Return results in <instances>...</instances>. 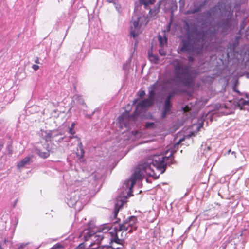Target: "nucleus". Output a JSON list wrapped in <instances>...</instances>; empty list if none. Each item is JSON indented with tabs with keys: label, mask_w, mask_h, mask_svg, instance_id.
Wrapping results in <instances>:
<instances>
[{
	"label": "nucleus",
	"mask_w": 249,
	"mask_h": 249,
	"mask_svg": "<svg viewBox=\"0 0 249 249\" xmlns=\"http://www.w3.org/2000/svg\"><path fill=\"white\" fill-rule=\"evenodd\" d=\"M182 141V139H180L177 142L173 149L170 150L169 148L163 153L151 156L138 165L130 178L125 180L120 189L119 196L115 205V216H117L120 209L126 202L127 198L132 196V189L137 180L146 176L157 178L160 174L165 172L167 165L172 163V155Z\"/></svg>",
	"instance_id": "f257e3e1"
},
{
	"label": "nucleus",
	"mask_w": 249,
	"mask_h": 249,
	"mask_svg": "<svg viewBox=\"0 0 249 249\" xmlns=\"http://www.w3.org/2000/svg\"><path fill=\"white\" fill-rule=\"evenodd\" d=\"M110 230L111 227L109 225H104L98 228L93 224L90 223L88 228L84 230L79 234L78 237L85 241L90 239L91 241L89 245L90 249H123V240L118 238L115 240V242L119 244L120 247L115 248L111 246H105L103 244V242H109L111 240L109 237L111 232H109Z\"/></svg>",
	"instance_id": "f03ea898"
},
{
	"label": "nucleus",
	"mask_w": 249,
	"mask_h": 249,
	"mask_svg": "<svg viewBox=\"0 0 249 249\" xmlns=\"http://www.w3.org/2000/svg\"><path fill=\"white\" fill-rule=\"evenodd\" d=\"M215 32L210 33L209 31L206 32L198 31L196 27L191 30L188 29L187 31V38L182 40L181 50L193 55L200 54L205 47L207 40H211L209 38L215 36Z\"/></svg>",
	"instance_id": "7ed1b4c3"
},
{
	"label": "nucleus",
	"mask_w": 249,
	"mask_h": 249,
	"mask_svg": "<svg viewBox=\"0 0 249 249\" xmlns=\"http://www.w3.org/2000/svg\"><path fill=\"white\" fill-rule=\"evenodd\" d=\"M87 182L85 180L82 183L78 182L76 184L71 185L66 196L67 204L77 211L82 210L89 199V189L85 186Z\"/></svg>",
	"instance_id": "20e7f679"
},
{
	"label": "nucleus",
	"mask_w": 249,
	"mask_h": 249,
	"mask_svg": "<svg viewBox=\"0 0 249 249\" xmlns=\"http://www.w3.org/2000/svg\"><path fill=\"white\" fill-rule=\"evenodd\" d=\"M171 64L174 67V80L185 86H191L198 74L197 71L191 70L189 66H183L180 59H174Z\"/></svg>",
	"instance_id": "39448f33"
},
{
	"label": "nucleus",
	"mask_w": 249,
	"mask_h": 249,
	"mask_svg": "<svg viewBox=\"0 0 249 249\" xmlns=\"http://www.w3.org/2000/svg\"><path fill=\"white\" fill-rule=\"evenodd\" d=\"M170 83V80L159 79L153 85L148 88L149 97L138 103L136 107L135 114L140 115L144 112L146 109L151 107L154 103L155 92L160 89L165 91L168 89V85Z\"/></svg>",
	"instance_id": "423d86ee"
},
{
	"label": "nucleus",
	"mask_w": 249,
	"mask_h": 249,
	"mask_svg": "<svg viewBox=\"0 0 249 249\" xmlns=\"http://www.w3.org/2000/svg\"><path fill=\"white\" fill-rule=\"evenodd\" d=\"M148 22L147 17L143 15H134L130 22V34L133 38L141 34Z\"/></svg>",
	"instance_id": "0eeeda50"
},
{
	"label": "nucleus",
	"mask_w": 249,
	"mask_h": 249,
	"mask_svg": "<svg viewBox=\"0 0 249 249\" xmlns=\"http://www.w3.org/2000/svg\"><path fill=\"white\" fill-rule=\"evenodd\" d=\"M137 228V218L134 216H131L120 224L119 229L116 232L117 238L119 234L122 236V234L124 232L127 231L128 233H132Z\"/></svg>",
	"instance_id": "6e6552de"
},
{
	"label": "nucleus",
	"mask_w": 249,
	"mask_h": 249,
	"mask_svg": "<svg viewBox=\"0 0 249 249\" xmlns=\"http://www.w3.org/2000/svg\"><path fill=\"white\" fill-rule=\"evenodd\" d=\"M75 125V124L74 123H72L71 125V126L69 127V133L71 134V135H73L75 133V131L74 130V127ZM69 142H73L77 145V149L76 151V154L78 157L79 159H82L84 158L85 152L83 147L82 143L81 142V140L79 138H78L77 136H70L69 138Z\"/></svg>",
	"instance_id": "1a4fd4ad"
},
{
	"label": "nucleus",
	"mask_w": 249,
	"mask_h": 249,
	"mask_svg": "<svg viewBox=\"0 0 249 249\" xmlns=\"http://www.w3.org/2000/svg\"><path fill=\"white\" fill-rule=\"evenodd\" d=\"M40 136L45 140V142H52V141H58L59 142H61L66 138L64 137H61L58 139L56 138L59 136H61V134L57 130H41L40 133Z\"/></svg>",
	"instance_id": "9d476101"
},
{
	"label": "nucleus",
	"mask_w": 249,
	"mask_h": 249,
	"mask_svg": "<svg viewBox=\"0 0 249 249\" xmlns=\"http://www.w3.org/2000/svg\"><path fill=\"white\" fill-rule=\"evenodd\" d=\"M174 92H170L168 94L165 100L163 110L161 115L162 118H165L168 114H169L171 112L172 105L171 103V99L174 97Z\"/></svg>",
	"instance_id": "9b49d317"
},
{
	"label": "nucleus",
	"mask_w": 249,
	"mask_h": 249,
	"mask_svg": "<svg viewBox=\"0 0 249 249\" xmlns=\"http://www.w3.org/2000/svg\"><path fill=\"white\" fill-rule=\"evenodd\" d=\"M237 105L240 109H248L249 108V100H245L243 98L238 99L237 101Z\"/></svg>",
	"instance_id": "f8f14e48"
},
{
	"label": "nucleus",
	"mask_w": 249,
	"mask_h": 249,
	"mask_svg": "<svg viewBox=\"0 0 249 249\" xmlns=\"http://www.w3.org/2000/svg\"><path fill=\"white\" fill-rule=\"evenodd\" d=\"M31 158L32 157L30 156H27L21 161H20V162L17 165L18 168L20 169L26 165H29L31 163Z\"/></svg>",
	"instance_id": "ddd939ff"
},
{
	"label": "nucleus",
	"mask_w": 249,
	"mask_h": 249,
	"mask_svg": "<svg viewBox=\"0 0 249 249\" xmlns=\"http://www.w3.org/2000/svg\"><path fill=\"white\" fill-rule=\"evenodd\" d=\"M149 60L154 64H157L159 61V57L156 55H153L150 52L148 53Z\"/></svg>",
	"instance_id": "4468645a"
},
{
	"label": "nucleus",
	"mask_w": 249,
	"mask_h": 249,
	"mask_svg": "<svg viewBox=\"0 0 249 249\" xmlns=\"http://www.w3.org/2000/svg\"><path fill=\"white\" fill-rule=\"evenodd\" d=\"M126 114L121 115L118 117V121L119 122V124L121 127L123 126V125H124V126L127 128L128 127L127 124L125 123V118L126 117Z\"/></svg>",
	"instance_id": "2eb2a0df"
},
{
	"label": "nucleus",
	"mask_w": 249,
	"mask_h": 249,
	"mask_svg": "<svg viewBox=\"0 0 249 249\" xmlns=\"http://www.w3.org/2000/svg\"><path fill=\"white\" fill-rule=\"evenodd\" d=\"M158 40L160 46L161 47H163V46H165L167 44V39L164 36L163 37L161 35H159Z\"/></svg>",
	"instance_id": "dca6fc26"
},
{
	"label": "nucleus",
	"mask_w": 249,
	"mask_h": 249,
	"mask_svg": "<svg viewBox=\"0 0 249 249\" xmlns=\"http://www.w3.org/2000/svg\"><path fill=\"white\" fill-rule=\"evenodd\" d=\"M47 148L48 149L45 151H42L41 150H38L37 152V154L41 158H47L50 155V154H49L50 150L49 149V147H47Z\"/></svg>",
	"instance_id": "f3484780"
},
{
	"label": "nucleus",
	"mask_w": 249,
	"mask_h": 249,
	"mask_svg": "<svg viewBox=\"0 0 249 249\" xmlns=\"http://www.w3.org/2000/svg\"><path fill=\"white\" fill-rule=\"evenodd\" d=\"M100 178V176L96 173H92L89 177L90 179H93L94 180L93 182L92 183L93 185H96V182Z\"/></svg>",
	"instance_id": "a211bd4d"
},
{
	"label": "nucleus",
	"mask_w": 249,
	"mask_h": 249,
	"mask_svg": "<svg viewBox=\"0 0 249 249\" xmlns=\"http://www.w3.org/2000/svg\"><path fill=\"white\" fill-rule=\"evenodd\" d=\"M141 4H143L146 7L149 4H152L154 3L155 0H139Z\"/></svg>",
	"instance_id": "6ab92c4d"
},
{
	"label": "nucleus",
	"mask_w": 249,
	"mask_h": 249,
	"mask_svg": "<svg viewBox=\"0 0 249 249\" xmlns=\"http://www.w3.org/2000/svg\"><path fill=\"white\" fill-rule=\"evenodd\" d=\"M157 125L154 122H147L145 127L147 129H153L156 127Z\"/></svg>",
	"instance_id": "aec40b11"
},
{
	"label": "nucleus",
	"mask_w": 249,
	"mask_h": 249,
	"mask_svg": "<svg viewBox=\"0 0 249 249\" xmlns=\"http://www.w3.org/2000/svg\"><path fill=\"white\" fill-rule=\"evenodd\" d=\"M77 102L80 105H84V102L81 96H77L76 98Z\"/></svg>",
	"instance_id": "412c9836"
},
{
	"label": "nucleus",
	"mask_w": 249,
	"mask_h": 249,
	"mask_svg": "<svg viewBox=\"0 0 249 249\" xmlns=\"http://www.w3.org/2000/svg\"><path fill=\"white\" fill-rule=\"evenodd\" d=\"M63 247V246L60 243H57L50 249H59L62 248Z\"/></svg>",
	"instance_id": "4be33fe9"
},
{
	"label": "nucleus",
	"mask_w": 249,
	"mask_h": 249,
	"mask_svg": "<svg viewBox=\"0 0 249 249\" xmlns=\"http://www.w3.org/2000/svg\"><path fill=\"white\" fill-rule=\"evenodd\" d=\"M200 10L201 8L199 7L193 10H190V11L188 12L187 13H195L199 12V11H200Z\"/></svg>",
	"instance_id": "5701e85b"
},
{
	"label": "nucleus",
	"mask_w": 249,
	"mask_h": 249,
	"mask_svg": "<svg viewBox=\"0 0 249 249\" xmlns=\"http://www.w3.org/2000/svg\"><path fill=\"white\" fill-rule=\"evenodd\" d=\"M73 249H85V245L84 243H81Z\"/></svg>",
	"instance_id": "b1692460"
},
{
	"label": "nucleus",
	"mask_w": 249,
	"mask_h": 249,
	"mask_svg": "<svg viewBox=\"0 0 249 249\" xmlns=\"http://www.w3.org/2000/svg\"><path fill=\"white\" fill-rule=\"evenodd\" d=\"M159 52L161 56H165L166 54V52L163 49H159Z\"/></svg>",
	"instance_id": "393cba45"
},
{
	"label": "nucleus",
	"mask_w": 249,
	"mask_h": 249,
	"mask_svg": "<svg viewBox=\"0 0 249 249\" xmlns=\"http://www.w3.org/2000/svg\"><path fill=\"white\" fill-rule=\"evenodd\" d=\"M145 94V91L143 90H142L138 93V95L140 98H142Z\"/></svg>",
	"instance_id": "a878e982"
},
{
	"label": "nucleus",
	"mask_w": 249,
	"mask_h": 249,
	"mask_svg": "<svg viewBox=\"0 0 249 249\" xmlns=\"http://www.w3.org/2000/svg\"><path fill=\"white\" fill-rule=\"evenodd\" d=\"M180 7L183 8L184 6V1L183 0H180L179 1Z\"/></svg>",
	"instance_id": "bb28decb"
},
{
	"label": "nucleus",
	"mask_w": 249,
	"mask_h": 249,
	"mask_svg": "<svg viewBox=\"0 0 249 249\" xmlns=\"http://www.w3.org/2000/svg\"><path fill=\"white\" fill-rule=\"evenodd\" d=\"M32 67L33 69L35 71H37L39 69V66L38 65H35V64L33 65Z\"/></svg>",
	"instance_id": "cd10ccee"
},
{
	"label": "nucleus",
	"mask_w": 249,
	"mask_h": 249,
	"mask_svg": "<svg viewBox=\"0 0 249 249\" xmlns=\"http://www.w3.org/2000/svg\"><path fill=\"white\" fill-rule=\"evenodd\" d=\"M190 110V108L189 107L186 106L184 108H183V111L184 112H188Z\"/></svg>",
	"instance_id": "c85d7f7f"
},
{
	"label": "nucleus",
	"mask_w": 249,
	"mask_h": 249,
	"mask_svg": "<svg viewBox=\"0 0 249 249\" xmlns=\"http://www.w3.org/2000/svg\"><path fill=\"white\" fill-rule=\"evenodd\" d=\"M35 62L36 63H37V64L39 63V59H38V58H36L35 59Z\"/></svg>",
	"instance_id": "c756f323"
},
{
	"label": "nucleus",
	"mask_w": 249,
	"mask_h": 249,
	"mask_svg": "<svg viewBox=\"0 0 249 249\" xmlns=\"http://www.w3.org/2000/svg\"><path fill=\"white\" fill-rule=\"evenodd\" d=\"M188 59L190 61H193V58L192 56L188 57Z\"/></svg>",
	"instance_id": "7c9ffc66"
},
{
	"label": "nucleus",
	"mask_w": 249,
	"mask_h": 249,
	"mask_svg": "<svg viewBox=\"0 0 249 249\" xmlns=\"http://www.w3.org/2000/svg\"><path fill=\"white\" fill-rule=\"evenodd\" d=\"M3 144H2V143H0V151L1 150V149H2V147H3Z\"/></svg>",
	"instance_id": "2f4dec72"
},
{
	"label": "nucleus",
	"mask_w": 249,
	"mask_h": 249,
	"mask_svg": "<svg viewBox=\"0 0 249 249\" xmlns=\"http://www.w3.org/2000/svg\"><path fill=\"white\" fill-rule=\"evenodd\" d=\"M231 154L234 156V157H235V158H236V155H235V152L234 151H232V152H231Z\"/></svg>",
	"instance_id": "473e14b6"
},
{
	"label": "nucleus",
	"mask_w": 249,
	"mask_h": 249,
	"mask_svg": "<svg viewBox=\"0 0 249 249\" xmlns=\"http://www.w3.org/2000/svg\"><path fill=\"white\" fill-rule=\"evenodd\" d=\"M211 12H212V11H208L207 14H208L209 15H211Z\"/></svg>",
	"instance_id": "72a5a7b5"
},
{
	"label": "nucleus",
	"mask_w": 249,
	"mask_h": 249,
	"mask_svg": "<svg viewBox=\"0 0 249 249\" xmlns=\"http://www.w3.org/2000/svg\"><path fill=\"white\" fill-rule=\"evenodd\" d=\"M168 30H170V25L169 24L168 26Z\"/></svg>",
	"instance_id": "f704fd0d"
},
{
	"label": "nucleus",
	"mask_w": 249,
	"mask_h": 249,
	"mask_svg": "<svg viewBox=\"0 0 249 249\" xmlns=\"http://www.w3.org/2000/svg\"><path fill=\"white\" fill-rule=\"evenodd\" d=\"M154 12H155V14H156L157 13L158 11H157V10H155Z\"/></svg>",
	"instance_id": "c9c22d12"
},
{
	"label": "nucleus",
	"mask_w": 249,
	"mask_h": 249,
	"mask_svg": "<svg viewBox=\"0 0 249 249\" xmlns=\"http://www.w3.org/2000/svg\"><path fill=\"white\" fill-rule=\"evenodd\" d=\"M149 13H150L151 15H152V10H150V11H149Z\"/></svg>",
	"instance_id": "e433bc0d"
},
{
	"label": "nucleus",
	"mask_w": 249,
	"mask_h": 249,
	"mask_svg": "<svg viewBox=\"0 0 249 249\" xmlns=\"http://www.w3.org/2000/svg\"><path fill=\"white\" fill-rule=\"evenodd\" d=\"M186 26L189 28V24L188 23H186Z\"/></svg>",
	"instance_id": "4c0bfd02"
},
{
	"label": "nucleus",
	"mask_w": 249,
	"mask_h": 249,
	"mask_svg": "<svg viewBox=\"0 0 249 249\" xmlns=\"http://www.w3.org/2000/svg\"><path fill=\"white\" fill-rule=\"evenodd\" d=\"M16 203H17V200L16 201L15 203H14V206L16 205Z\"/></svg>",
	"instance_id": "58836bf2"
},
{
	"label": "nucleus",
	"mask_w": 249,
	"mask_h": 249,
	"mask_svg": "<svg viewBox=\"0 0 249 249\" xmlns=\"http://www.w3.org/2000/svg\"><path fill=\"white\" fill-rule=\"evenodd\" d=\"M0 249H2V248L1 245H0Z\"/></svg>",
	"instance_id": "ea45409f"
},
{
	"label": "nucleus",
	"mask_w": 249,
	"mask_h": 249,
	"mask_svg": "<svg viewBox=\"0 0 249 249\" xmlns=\"http://www.w3.org/2000/svg\"><path fill=\"white\" fill-rule=\"evenodd\" d=\"M72 144V143H71V144H70V143H68V145L71 146V145Z\"/></svg>",
	"instance_id": "a19ab883"
},
{
	"label": "nucleus",
	"mask_w": 249,
	"mask_h": 249,
	"mask_svg": "<svg viewBox=\"0 0 249 249\" xmlns=\"http://www.w3.org/2000/svg\"><path fill=\"white\" fill-rule=\"evenodd\" d=\"M231 152V150H229V151H228V154Z\"/></svg>",
	"instance_id": "79ce46f5"
}]
</instances>
